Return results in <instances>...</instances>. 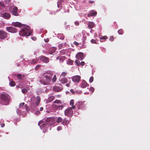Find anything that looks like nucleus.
I'll list each match as a JSON object with an SVG mask.
<instances>
[{
    "mask_svg": "<svg viewBox=\"0 0 150 150\" xmlns=\"http://www.w3.org/2000/svg\"><path fill=\"white\" fill-rule=\"evenodd\" d=\"M57 37L59 38L62 40H63L64 38V37L62 34H58L57 35Z\"/></svg>",
    "mask_w": 150,
    "mask_h": 150,
    "instance_id": "obj_27",
    "label": "nucleus"
},
{
    "mask_svg": "<svg viewBox=\"0 0 150 150\" xmlns=\"http://www.w3.org/2000/svg\"><path fill=\"white\" fill-rule=\"evenodd\" d=\"M23 28L19 32V35L23 37L28 36L30 35L32 31L30 27L27 25H24Z\"/></svg>",
    "mask_w": 150,
    "mask_h": 150,
    "instance_id": "obj_3",
    "label": "nucleus"
},
{
    "mask_svg": "<svg viewBox=\"0 0 150 150\" xmlns=\"http://www.w3.org/2000/svg\"><path fill=\"white\" fill-rule=\"evenodd\" d=\"M67 11H65L64 12H69V10L68 9H67Z\"/></svg>",
    "mask_w": 150,
    "mask_h": 150,
    "instance_id": "obj_62",
    "label": "nucleus"
},
{
    "mask_svg": "<svg viewBox=\"0 0 150 150\" xmlns=\"http://www.w3.org/2000/svg\"><path fill=\"white\" fill-rule=\"evenodd\" d=\"M107 38V37L106 36H104L102 37L101 38H100V40L102 39H104V40H106Z\"/></svg>",
    "mask_w": 150,
    "mask_h": 150,
    "instance_id": "obj_46",
    "label": "nucleus"
},
{
    "mask_svg": "<svg viewBox=\"0 0 150 150\" xmlns=\"http://www.w3.org/2000/svg\"><path fill=\"white\" fill-rule=\"evenodd\" d=\"M76 105L79 109H82L85 106V105L82 101L79 102L76 104Z\"/></svg>",
    "mask_w": 150,
    "mask_h": 150,
    "instance_id": "obj_16",
    "label": "nucleus"
},
{
    "mask_svg": "<svg viewBox=\"0 0 150 150\" xmlns=\"http://www.w3.org/2000/svg\"><path fill=\"white\" fill-rule=\"evenodd\" d=\"M38 59L45 63H48L49 61V58L44 56H41L39 57H38Z\"/></svg>",
    "mask_w": 150,
    "mask_h": 150,
    "instance_id": "obj_13",
    "label": "nucleus"
},
{
    "mask_svg": "<svg viewBox=\"0 0 150 150\" xmlns=\"http://www.w3.org/2000/svg\"><path fill=\"white\" fill-rule=\"evenodd\" d=\"M53 90L56 92H59L62 90V88L56 86L54 87Z\"/></svg>",
    "mask_w": 150,
    "mask_h": 150,
    "instance_id": "obj_23",
    "label": "nucleus"
},
{
    "mask_svg": "<svg viewBox=\"0 0 150 150\" xmlns=\"http://www.w3.org/2000/svg\"><path fill=\"white\" fill-rule=\"evenodd\" d=\"M57 131H59V130H62V127L61 126H59L58 127H57Z\"/></svg>",
    "mask_w": 150,
    "mask_h": 150,
    "instance_id": "obj_47",
    "label": "nucleus"
},
{
    "mask_svg": "<svg viewBox=\"0 0 150 150\" xmlns=\"http://www.w3.org/2000/svg\"><path fill=\"white\" fill-rule=\"evenodd\" d=\"M32 39L33 40H36V37H32Z\"/></svg>",
    "mask_w": 150,
    "mask_h": 150,
    "instance_id": "obj_56",
    "label": "nucleus"
},
{
    "mask_svg": "<svg viewBox=\"0 0 150 150\" xmlns=\"http://www.w3.org/2000/svg\"><path fill=\"white\" fill-rule=\"evenodd\" d=\"M1 17H2L6 19L9 18L10 17V15L8 13H5L1 14Z\"/></svg>",
    "mask_w": 150,
    "mask_h": 150,
    "instance_id": "obj_20",
    "label": "nucleus"
},
{
    "mask_svg": "<svg viewBox=\"0 0 150 150\" xmlns=\"http://www.w3.org/2000/svg\"><path fill=\"white\" fill-rule=\"evenodd\" d=\"M27 89L25 88H23L21 90L22 92L23 93H26L27 92Z\"/></svg>",
    "mask_w": 150,
    "mask_h": 150,
    "instance_id": "obj_40",
    "label": "nucleus"
},
{
    "mask_svg": "<svg viewBox=\"0 0 150 150\" xmlns=\"http://www.w3.org/2000/svg\"><path fill=\"white\" fill-rule=\"evenodd\" d=\"M75 108V106H73L67 108L64 112L65 115L68 117H71L73 113L74 110Z\"/></svg>",
    "mask_w": 150,
    "mask_h": 150,
    "instance_id": "obj_6",
    "label": "nucleus"
},
{
    "mask_svg": "<svg viewBox=\"0 0 150 150\" xmlns=\"http://www.w3.org/2000/svg\"><path fill=\"white\" fill-rule=\"evenodd\" d=\"M56 48H52L50 49L49 53L50 54H53L54 52L56 50Z\"/></svg>",
    "mask_w": 150,
    "mask_h": 150,
    "instance_id": "obj_24",
    "label": "nucleus"
},
{
    "mask_svg": "<svg viewBox=\"0 0 150 150\" xmlns=\"http://www.w3.org/2000/svg\"><path fill=\"white\" fill-rule=\"evenodd\" d=\"M67 63L68 64L71 65L72 64V62L70 59H69L67 61Z\"/></svg>",
    "mask_w": 150,
    "mask_h": 150,
    "instance_id": "obj_39",
    "label": "nucleus"
},
{
    "mask_svg": "<svg viewBox=\"0 0 150 150\" xmlns=\"http://www.w3.org/2000/svg\"><path fill=\"white\" fill-rule=\"evenodd\" d=\"M6 30L8 32L11 33H15L17 31L16 29L13 27H7Z\"/></svg>",
    "mask_w": 150,
    "mask_h": 150,
    "instance_id": "obj_17",
    "label": "nucleus"
},
{
    "mask_svg": "<svg viewBox=\"0 0 150 150\" xmlns=\"http://www.w3.org/2000/svg\"><path fill=\"white\" fill-rule=\"evenodd\" d=\"M97 13L96 11L92 10L89 12V13L87 14V16L88 17L95 16L96 15Z\"/></svg>",
    "mask_w": 150,
    "mask_h": 150,
    "instance_id": "obj_21",
    "label": "nucleus"
},
{
    "mask_svg": "<svg viewBox=\"0 0 150 150\" xmlns=\"http://www.w3.org/2000/svg\"><path fill=\"white\" fill-rule=\"evenodd\" d=\"M66 58V57L64 56L62 57H58L57 58V59L59 60V62H63L64 60Z\"/></svg>",
    "mask_w": 150,
    "mask_h": 150,
    "instance_id": "obj_22",
    "label": "nucleus"
},
{
    "mask_svg": "<svg viewBox=\"0 0 150 150\" xmlns=\"http://www.w3.org/2000/svg\"><path fill=\"white\" fill-rule=\"evenodd\" d=\"M16 85L14 81H12L10 82L9 85L11 86H14Z\"/></svg>",
    "mask_w": 150,
    "mask_h": 150,
    "instance_id": "obj_32",
    "label": "nucleus"
},
{
    "mask_svg": "<svg viewBox=\"0 0 150 150\" xmlns=\"http://www.w3.org/2000/svg\"><path fill=\"white\" fill-rule=\"evenodd\" d=\"M40 66L39 65H37L35 67V69L36 70L38 69L39 68Z\"/></svg>",
    "mask_w": 150,
    "mask_h": 150,
    "instance_id": "obj_54",
    "label": "nucleus"
},
{
    "mask_svg": "<svg viewBox=\"0 0 150 150\" xmlns=\"http://www.w3.org/2000/svg\"><path fill=\"white\" fill-rule=\"evenodd\" d=\"M27 107L26 106V107H21L20 108H19L17 109V114L19 115H21L23 117H24L25 116V115H23V114H21V112H23V113H25V110H27Z\"/></svg>",
    "mask_w": 150,
    "mask_h": 150,
    "instance_id": "obj_8",
    "label": "nucleus"
},
{
    "mask_svg": "<svg viewBox=\"0 0 150 150\" xmlns=\"http://www.w3.org/2000/svg\"><path fill=\"white\" fill-rule=\"evenodd\" d=\"M12 25L16 27H23L24 24H22L18 22H13L12 23Z\"/></svg>",
    "mask_w": 150,
    "mask_h": 150,
    "instance_id": "obj_19",
    "label": "nucleus"
},
{
    "mask_svg": "<svg viewBox=\"0 0 150 150\" xmlns=\"http://www.w3.org/2000/svg\"><path fill=\"white\" fill-rule=\"evenodd\" d=\"M69 123V122L68 120L66 119H64V121L62 122V124L64 125H68Z\"/></svg>",
    "mask_w": 150,
    "mask_h": 150,
    "instance_id": "obj_28",
    "label": "nucleus"
},
{
    "mask_svg": "<svg viewBox=\"0 0 150 150\" xmlns=\"http://www.w3.org/2000/svg\"><path fill=\"white\" fill-rule=\"evenodd\" d=\"M74 44L77 46L79 44L76 41H74Z\"/></svg>",
    "mask_w": 150,
    "mask_h": 150,
    "instance_id": "obj_50",
    "label": "nucleus"
},
{
    "mask_svg": "<svg viewBox=\"0 0 150 150\" xmlns=\"http://www.w3.org/2000/svg\"><path fill=\"white\" fill-rule=\"evenodd\" d=\"M17 11L18 8L15 6H13L10 8V12L13 15L15 16H18L19 15Z\"/></svg>",
    "mask_w": 150,
    "mask_h": 150,
    "instance_id": "obj_9",
    "label": "nucleus"
},
{
    "mask_svg": "<svg viewBox=\"0 0 150 150\" xmlns=\"http://www.w3.org/2000/svg\"><path fill=\"white\" fill-rule=\"evenodd\" d=\"M86 32L85 31H83L82 32V33L83 34V36L82 39V45L81 48H85L86 47L85 45V42L86 40V38L85 35V33Z\"/></svg>",
    "mask_w": 150,
    "mask_h": 150,
    "instance_id": "obj_12",
    "label": "nucleus"
},
{
    "mask_svg": "<svg viewBox=\"0 0 150 150\" xmlns=\"http://www.w3.org/2000/svg\"><path fill=\"white\" fill-rule=\"evenodd\" d=\"M92 31H93V30H91L90 31V32L91 33H92Z\"/></svg>",
    "mask_w": 150,
    "mask_h": 150,
    "instance_id": "obj_63",
    "label": "nucleus"
},
{
    "mask_svg": "<svg viewBox=\"0 0 150 150\" xmlns=\"http://www.w3.org/2000/svg\"><path fill=\"white\" fill-rule=\"evenodd\" d=\"M43 110V108L42 107H41L40 108V111H42Z\"/></svg>",
    "mask_w": 150,
    "mask_h": 150,
    "instance_id": "obj_57",
    "label": "nucleus"
},
{
    "mask_svg": "<svg viewBox=\"0 0 150 150\" xmlns=\"http://www.w3.org/2000/svg\"><path fill=\"white\" fill-rule=\"evenodd\" d=\"M72 81L75 83H78L81 80V77L79 75H76L72 77Z\"/></svg>",
    "mask_w": 150,
    "mask_h": 150,
    "instance_id": "obj_11",
    "label": "nucleus"
},
{
    "mask_svg": "<svg viewBox=\"0 0 150 150\" xmlns=\"http://www.w3.org/2000/svg\"><path fill=\"white\" fill-rule=\"evenodd\" d=\"M1 125V127H3L4 126V123H2Z\"/></svg>",
    "mask_w": 150,
    "mask_h": 150,
    "instance_id": "obj_58",
    "label": "nucleus"
},
{
    "mask_svg": "<svg viewBox=\"0 0 150 150\" xmlns=\"http://www.w3.org/2000/svg\"><path fill=\"white\" fill-rule=\"evenodd\" d=\"M85 57L83 53L81 52H79L76 56V57L77 59L81 60H82Z\"/></svg>",
    "mask_w": 150,
    "mask_h": 150,
    "instance_id": "obj_15",
    "label": "nucleus"
},
{
    "mask_svg": "<svg viewBox=\"0 0 150 150\" xmlns=\"http://www.w3.org/2000/svg\"><path fill=\"white\" fill-rule=\"evenodd\" d=\"M85 64V62H84L83 61H82L80 63V65L81 66H83Z\"/></svg>",
    "mask_w": 150,
    "mask_h": 150,
    "instance_id": "obj_51",
    "label": "nucleus"
},
{
    "mask_svg": "<svg viewBox=\"0 0 150 150\" xmlns=\"http://www.w3.org/2000/svg\"><path fill=\"white\" fill-rule=\"evenodd\" d=\"M94 23L92 22H90L88 24V27L90 28H93L94 26Z\"/></svg>",
    "mask_w": 150,
    "mask_h": 150,
    "instance_id": "obj_26",
    "label": "nucleus"
},
{
    "mask_svg": "<svg viewBox=\"0 0 150 150\" xmlns=\"http://www.w3.org/2000/svg\"><path fill=\"white\" fill-rule=\"evenodd\" d=\"M93 80V77H90L89 80V81L90 83H92Z\"/></svg>",
    "mask_w": 150,
    "mask_h": 150,
    "instance_id": "obj_42",
    "label": "nucleus"
},
{
    "mask_svg": "<svg viewBox=\"0 0 150 150\" xmlns=\"http://www.w3.org/2000/svg\"><path fill=\"white\" fill-rule=\"evenodd\" d=\"M10 100V96L7 94H2L1 95L0 102L4 105H8Z\"/></svg>",
    "mask_w": 150,
    "mask_h": 150,
    "instance_id": "obj_5",
    "label": "nucleus"
},
{
    "mask_svg": "<svg viewBox=\"0 0 150 150\" xmlns=\"http://www.w3.org/2000/svg\"><path fill=\"white\" fill-rule=\"evenodd\" d=\"M74 100L73 99L71 100L70 102V105H71L72 107L74 106Z\"/></svg>",
    "mask_w": 150,
    "mask_h": 150,
    "instance_id": "obj_38",
    "label": "nucleus"
},
{
    "mask_svg": "<svg viewBox=\"0 0 150 150\" xmlns=\"http://www.w3.org/2000/svg\"><path fill=\"white\" fill-rule=\"evenodd\" d=\"M5 7L4 5L2 2L0 1V9L1 10H4Z\"/></svg>",
    "mask_w": 150,
    "mask_h": 150,
    "instance_id": "obj_30",
    "label": "nucleus"
},
{
    "mask_svg": "<svg viewBox=\"0 0 150 150\" xmlns=\"http://www.w3.org/2000/svg\"><path fill=\"white\" fill-rule=\"evenodd\" d=\"M40 113V112L39 110L36 111L34 112L35 114L37 115H39Z\"/></svg>",
    "mask_w": 150,
    "mask_h": 150,
    "instance_id": "obj_45",
    "label": "nucleus"
},
{
    "mask_svg": "<svg viewBox=\"0 0 150 150\" xmlns=\"http://www.w3.org/2000/svg\"><path fill=\"white\" fill-rule=\"evenodd\" d=\"M70 83H66V86H67L69 87L70 86Z\"/></svg>",
    "mask_w": 150,
    "mask_h": 150,
    "instance_id": "obj_55",
    "label": "nucleus"
},
{
    "mask_svg": "<svg viewBox=\"0 0 150 150\" xmlns=\"http://www.w3.org/2000/svg\"><path fill=\"white\" fill-rule=\"evenodd\" d=\"M38 60L37 59H33L31 61H29L32 64H34L36 63Z\"/></svg>",
    "mask_w": 150,
    "mask_h": 150,
    "instance_id": "obj_29",
    "label": "nucleus"
},
{
    "mask_svg": "<svg viewBox=\"0 0 150 150\" xmlns=\"http://www.w3.org/2000/svg\"><path fill=\"white\" fill-rule=\"evenodd\" d=\"M60 81L62 84L66 83H71V80L70 79V78H68L66 77L62 78L60 80Z\"/></svg>",
    "mask_w": 150,
    "mask_h": 150,
    "instance_id": "obj_14",
    "label": "nucleus"
},
{
    "mask_svg": "<svg viewBox=\"0 0 150 150\" xmlns=\"http://www.w3.org/2000/svg\"><path fill=\"white\" fill-rule=\"evenodd\" d=\"M71 91L72 93H73L74 92V91L72 90V89H71Z\"/></svg>",
    "mask_w": 150,
    "mask_h": 150,
    "instance_id": "obj_61",
    "label": "nucleus"
},
{
    "mask_svg": "<svg viewBox=\"0 0 150 150\" xmlns=\"http://www.w3.org/2000/svg\"><path fill=\"white\" fill-rule=\"evenodd\" d=\"M55 122V121L54 118L48 117L46 119L45 118L42 120L38 122V125L41 129H43V132L44 133L46 132L48 126L53 125Z\"/></svg>",
    "mask_w": 150,
    "mask_h": 150,
    "instance_id": "obj_2",
    "label": "nucleus"
},
{
    "mask_svg": "<svg viewBox=\"0 0 150 150\" xmlns=\"http://www.w3.org/2000/svg\"><path fill=\"white\" fill-rule=\"evenodd\" d=\"M67 52V50H63L60 51V53L62 54H65Z\"/></svg>",
    "mask_w": 150,
    "mask_h": 150,
    "instance_id": "obj_31",
    "label": "nucleus"
},
{
    "mask_svg": "<svg viewBox=\"0 0 150 150\" xmlns=\"http://www.w3.org/2000/svg\"><path fill=\"white\" fill-rule=\"evenodd\" d=\"M53 71H47L42 75V79L39 81L40 83L45 85L49 84L51 81L53 83H55L57 80V78L56 75L54 74L53 75Z\"/></svg>",
    "mask_w": 150,
    "mask_h": 150,
    "instance_id": "obj_1",
    "label": "nucleus"
},
{
    "mask_svg": "<svg viewBox=\"0 0 150 150\" xmlns=\"http://www.w3.org/2000/svg\"><path fill=\"white\" fill-rule=\"evenodd\" d=\"M40 101V98L39 96H37L36 98L34 96H32L30 99V105L31 107L37 106L38 105Z\"/></svg>",
    "mask_w": 150,
    "mask_h": 150,
    "instance_id": "obj_4",
    "label": "nucleus"
},
{
    "mask_svg": "<svg viewBox=\"0 0 150 150\" xmlns=\"http://www.w3.org/2000/svg\"><path fill=\"white\" fill-rule=\"evenodd\" d=\"M62 118L60 117H59L57 119L56 122L57 123H59L60 122H62Z\"/></svg>",
    "mask_w": 150,
    "mask_h": 150,
    "instance_id": "obj_34",
    "label": "nucleus"
},
{
    "mask_svg": "<svg viewBox=\"0 0 150 150\" xmlns=\"http://www.w3.org/2000/svg\"><path fill=\"white\" fill-rule=\"evenodd\" d=\"M7 38H9V37H8L7 33L3 30H0V40H2Z\"/></svg>",
    "mask_w": 150,
    "mask_h": 150,
    "instance_id": "obj_10",
    "label": "nucleus"
},
{
    "mask_svg": "<svg viewBox=\"0 0 150 150\" xmlns=\"http://www.w3.org/2000/svg\"><path fill=\"white\" fill-rule=\"evenodd\" d=\"M67 74V73L66 72H63L61 74V75L62 76H66Z\"/></svg>",
    "mask_w": 150,
    "mask_h": 150,
    "instance_id": "obj_44",
    "label": "nucleus"
},
{
    "mask_svg": "<svg viewBox=\"0 0 150 150\" xmlns=\"http://www.w3.org/2000/svg\"><path fill=\"white\" fill-rule=\"evenodd\" d=\"M91 42L92 43V44H98V43L94 39H91Z\"/></svg>",
    "mask_w": 150,
    "mask_h": 150,
    "instance_id": "obj_36",
    "label": "nucleus"
},
{
    "mask_svg": "<svg viewBox=\"0 0 150 150\" xmlns=\"http://www.w3.org/2000/svg\"><path fill=\"white\" fill-rule=\"evenodd\" d=\"M54 103H55L53 105V106L55 109H62L64 105L62 104L61 102L59 100H55Z\"/></svg>",
    "mask_w": 150,
    "mask_h": 150,
    "instance_id": "obj_7",
    "label": "nucleus"
},
{
    "mask_svg": "<svg viewBox=\"0 0 150 150\" xmlns=\"http://www.w3.org/2000/svg\"><path fill=\"white\" fill-rule=\"evenodd\" d=\"M50 14H55V12H51L50 13Z\"/></svg>",
    "mask_w": 150,
    "mask_h": 150,
    "instance_id": "obj_60",
    "label": "nucleus"
},
{
    "mask_svg": "<svg viewBox=\"0 0 150 150\" xmlns=\"http://www.w3.org/2000/svg\"><path fill=\"white\" fill-rule=\"evenodd\" d=\"M109 40L111 41H112L114 40V38L113 36H111L109 38Z\"/></svg>",
    "mask_w": 150,
    "mask_h": 150,
    "instance_id": "obj_43",
    "label": "nucleus"
},
{
    "mask_svg": "<svg viewBox=\"0 0 150 150\" xmlns=\"http://www.w3.org/2000/svg\"><path fill=\"white\" fill-rule=\"evenodd\" d=\"M89 91H91L92 92V93L94 91V88L93 87H91L89 89Z\"/></svg>",
    "mask_w": 150,
    "mask_h": 150,
    "instance_id": "obj_48",
    "label": "nucleus"
},
{
    "mask_svg": "<svg viewBox=\"0 0 150 150\" xmlns=\"http://www.w3.org/2000/svg\"><path fill=\"white\" fill-rule=\"evenodd\" d=\"M118 33L120 35H122L123 33V31L122 29H120L118 30Z\"/></svg>",
    "mask_w": 150,
    "mask_h": 150,
    "instance_id": "obj_37",
    "label": "nucleus"
},
{
    "mask_svg": "<svg viewBox=\"0 0 150 150\" xmlns=\"http://www.w3.org/2000/svg\"><path fill=\"white\" fill-rule=\"evenodd\" d=\"M89 3L90 4H93V3H94V1H89Z\"/></svg>",
    "mask_w": 150,
    "mask_h": 150,
    "instance_id": "obj_59",
    "label": "nucleus"
},
{
    "mask_svg": "<svg viewBox=\"0 0 150 150\" xmlns=\"http://www.w3.org/2000/svg\"><path fill=\"white\" fill-rule=\"evenodd\" d=\"M75 24L76 25H78L79 24V23L78 21H75L74 22Z\"/></svg>",
    "mask_w": 150,
    "mask_h": 150,
    "instance_id": "obj_53",
    "label": "nucleus"
},
{
    "mask_svg": "<svg viewBox=\"0 0 150 150\" xmlns=\"http://www.w3.org/2000/svg\"><path fill=\"white\" fill-rule=\"evenodd\" d=\"M88 86V84L84 80H82L79 85V87L81 88H85Z\"/></svg>",
    "mask_w": 150,
    "mask_h": 150,
    "instance_id": "obj_18",
    "label": "nucleus"
},
{
    "mask_svg": "<svg viewBox=\"0 0 150 150\" xmlns=\"http://www.w3.org/2000/svg\"><path fill=\"white\" fill-rule=\"evenodd\" d=\"M18 79L21 80L22 79V75L21 74H17L16 75Z\"/></svg>",
    "mask_w": 150,
    "mask_h": 150,
    "instance_id": "obj_35",
    "label": "nucleus"
},
{
    "mask_svg": "<svg viewBox=\"0 0 150 150\" xmlns=\"http://www.w3.org/2000/svg\"><path fill=\"white\" fill-rule=\"evenodd\" d=\"M54 96H50L48 98L47 100V103H48L52 101L54 99Z\"/></svg>",
    "mask_w": 150,
    "mask_h": 150,
    "instance_id": "obj_25",
    "label": "nucleus"
},
{
    "mask_svg": "<svg viewBox=\"0 0 150 150\" xmlns=\"http://www.w3.org/2000/svg\"><path fill=\"white\" fill-rule=\"evenodd\" d=\"M44 40V41L46 42H48L49 41V39L48 38L45 39Z\"/></svg>",
    "mask_w": 150,
    "mask_h": 150,
    "instance_id": "obj_52",
    "label": "nucleus"
},
{
    "mask_svg": "<svg viewBox=\"0 0 150 150\" xmlns=\"http://www.w3.org/2000/svg\"><path fill=\"white\" fill-rule=\"evenodd\" d=\"M59 3H58V4H57V6H58L59 7Z\"/></svg>",
    "mask_w": 150,
    "mask_h": 150,
    "instance_id": "obj_64",
    "label": "nucleus"
},
{
    "mask_svg": "<svg viewBox=\"0 0 150 150\" xmlns=\"http://www.w3.org/2000/svg\"><path fill=\"white\" fill-rule=\"evenodd\" d=\"M63 46V44H60L58 45V47L59 49H61Z\"/></svg>",
    "mask_w": 150,
    "mask_h": 150,
    "instance_id": "obj_49",
    "label": "nucleus"
},
{
    "mask_svg": "<svg viewBox=\"0 0 150 150\" xmlns=\"http://www.w3.org/2000/svg\"><path fill=\"white\" fill-rule=\"evenodd\" d=\"M25 103H22L20 104L19 105V107L20 108L21 107H26V105H25Z\"/></svg>",
    "mask_w": 150,
    "mask_h": 150,
    "instance_id": "obj_33",
    "label": "nucleus"
},
{
    "mask_svg": "<svg viewBox=\"0 0 150 150\" xmlns=\"http://www.w3.org/2000/svg\"><path fill=\"white\" fill-rule=\"evenodd\" d=\"M75 62L78 66H80V62L79 60H76Z\"/></svg>",
    "mask_w": 150,
    "mask_h": 150,
    "instance_id": "obj_41",
    "label": "nucleus"
}]
</instances>
